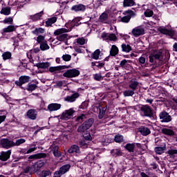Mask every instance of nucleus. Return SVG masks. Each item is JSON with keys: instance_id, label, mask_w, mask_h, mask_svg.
<instances>
[{"instance_id": "obj_1", "label": "nucleus", "mask_w": 177, "mask_h": 177, "mask_svg": "<svg viewBox=\"0 0 177 177\" xmlns=\"http://www.w3.org/2000/svg\"><path fill=\"white\" fill-rule=\"evenodd\" d=\"M93 122H95V119L93 118H90L77 127V131L78 133H84V132H86V134L83 135V138L85 140H92V136H91V133H88V129L93 125Z\"/></svg>"}, {"instance_id": "obj_2", "label": "nucleus", "mask_w": 177, "mask_h": 177, "mask_svg": "<svg viewBox=\"0 0 177 177\" xmlns=\"http://www.w3.org/2000/svg\"><path fill=\"white\" fill-rule=\"evenodd\" d=\"M138 109H140L141 111L140 114L142 117H148V118H151V120L156 118V112H154V109L149 105L140 104Z\"/></svg>"}, {"instance_id": "obj_3", "label": "nucleus", "mask_w": 177, "mask_h": 177, "mask_svg": "<svg viewBox=\"0 0 177 177\" xmlns=\"http://www.w3.org/2000/svg\"><path fill=\"white\" fill-rule=\"evenodd\" d=\"M158 31L163 35H168L171 39L177 41V31L172 29H167L162 26L158 28Z\"/></svg>"}, {"instance_id": "obj_4", "label": "nucleus", "mask_w": 177, "mask_h": 177, "mask_svg": "<svg viewBox=\"0 0 177 177\" xmlns=\"http://www.w3.org/2000/svg\"><path fill=\"white\" fill-rule=\"evenodd\" d=\"M30 79L31 77L30 76L21 75L19 77V80L15 81V84L17 86L21 88V89L26 91V88H24L23 85H24V84H27V82H30Z\"/></svg>"}, {"instance_id": "obj_5", "label": "nucleus", "mask_w": 177, "mask_h": 177, "mask_svg": "<svg viewBox=\"0 0 177 177\" xmlns=\"http://www.w3.org/2000/svg\"><path fill=\"white\" fill-rule=\"evenodd\" d=\"M81 73L77 68L68 69L63 73V77L65 78H75L78 77Z\"/></svg>"}, {"instance_id": "obj_6", "label": "nucleus", "mask_w": 177, "mask_h": 177, "mask_svg": "<svg viewBox=\"0 0 177 177\" xmlns=\"http://www.w3.org/2000/svg\"><path fill=\"white\" fill-rule=\"evenodd\" d=\"M0 145L3 149H12V147H15V142L9 140V138H1Z\"/></svg>"}, {"instance_id": "obj_7", "label": "nucleus", "mask_w": 177, "mask_h": 177, "mask_svg": "<svg viewBox=\"0 0 177 177\" xmlns=\"http://www.w3.org/2000/svg\"><path fill=\"white\" fill-rule=\"evenodd\" d=\"M159 118L161 120L160 122H171L172 121V116L165 111L160 113Z\"/></svg>"}, {"instance_id": "obj_8", "label": "nucleus", "mask_w": 177, "mask_h": 177, "mask_svg": "<svg viewBox=\"0 0 177 177\" xmlns=\"http://www.w3.org/2000/svg\"><path fill=\"white\" fill-rule=\"evenodd\" d=\"M67 68H70V66L62 65L51 66L49 68L48 71H50V73H55V74H59V73H63V71L62 70H66Z\"/></svg>"}, {"instance_id": "obj_9", "label": "nucleus", "mask_w": 177, "mask_h": 177, "mask_svg": "<svg viewBox=\"0 0 177 177\" xmlns=\"http://www.w3.org/2000/svg\"><path fill=\"white\" fill-rule=\"evenodd\" d=\"M71 10H72V12H75V13H78L80 12L84 13V12L86 10V6L82 3L75 4L71 7Z\"/></svg>"}, {"instance_id": "obj_10", "label": "nucleus", "mask_w": 177, "mask_h": 177, "mask_svg": "<svg viewBox=\"0 0 177 177\" xmlns=\"http://www.w3.org/2000/svg\"><path fill=\"white\" fill-rule=\"evenodd\" d=\"M46 163V160H39L37 162H36L32 165L34 172H38V171H39V169H41L42 167L45 166Z\"/></svg>"}, {"instance_id": "obj_11", "label": "nucleus", "mask_w": 177, "mask_h": 177, "mask_svg": "<svg viewBox=\"0 0 177 177\" xmlns=\"http://www.w3.org/2000/svg\"><path fill=\"white\" fill-rule=\"evenodd\" d=\"M38 115V111L35 109H29L26 112V117L29 118V120H37V117Z\"/></svg>"}, {"instance_id": "obj_12", "label": "nucleus", "mask_w": 177, "mask_h": 177, "mask_svg": "<svg viewBox=\"0 0 177 177\" xmlns=\"http://www.w3.org/2000/svg\"><path fill=\"white\" fill-rule=\"evenodd\" d=\"M12 154V150L10 149L7 151H1L0 154V160L1 161H8L10 158Z\"/></svg>"}, {"instance_id": "obj_13", "label": "nucleus", "mask_w": 177, "mask_h": 177, "mask_svg": "<svg viewBox=\"0 0 177 177\" xmlns=\"http://www.w3.org/2000/svg\"><path fill=\"white\" fill-rule=\"evenodd\" d=\"M106 110H107V106H103L102 105H98V106H97V111H99L98 118L100 120H102V118L104 117Z\"/></svg>"}, {"instance_id": "obj_14", "label": "nucleus", "mask_w": 177, "mask_h": 177, "mask_svg": "<svg viewBox=\"0 0 177 177\" xmlns=\"http://www.w3.org/2000/svg\"><path fill=\"white\" fill-rule=\"evenodd\" d=\"M138 132H140L142 136H147L151 133L150 129L145 126H140L138 128Z\"/></svg>"}, {"instance_id": "obj_15", "label": "nucleus", "mask_w": 177, "mask_h": 177, "mask_svg": "<svg viewBox=\"0 0 177 177\" xmlns=\"http://www.w3.org/2000/svg\"><path fill=\"white\" fill-rule=\"evenodd\" d=\"M47 109L50 113H52V111H57V110H60V109H62V104L57 103H51L48 105Z\"/></svg>"}, {"instance_id": "obj_16", "label": "nucleus", "mask_w": 177, "mask_h": 177, "mask_svg": "<svg viewBox=\"0 0 177 177\" xmlns=\"http://www.w3.org/2000/svg\"><path fill=\"white\" fill-rule=\"evenodd\" d=\"M132 34L134 37H140V35H145V28H134L132 30Z\"/></svg>"}, {"instance_id": "obj_17", "label": "nucleus", "mask_w": 177, "mask_h": 177, "mask_svg": "<svg viewBox=\"0 0 177 177\" xmlns=\"http://www.w3.org/2000/svg\"><path fill=\"white\" fill-rule=\"evenodd\" d=\"M56 39L59 42H64L65 45H68V34L63 33L59 36H57Z\"/></svg>"}, {"instance_id": "obj_18", "label": "nucleus", "mask_w": 177, "mask_h": 177, "mask_svg": "<svg viewBox=\"0 0 177 177\" xmlns=\"http://www.w3.org/2000/svg\"><path fill=\"white\" fill-rule=\"evenodd\" d=\"M161 133H162L163 135H166V136L170 137L175 136L176 135L175 131H174V130L168 128H162L161 129Z\"/></svg>"}, {"instance_id": "obj_19", "label": "nucleus", "mask_w": 177, "mask_h": 177, "mask_svg": "<svg viewBox=\"0 0 177 177\" xmlns=\"http://www.w3.org/2000/svg\"><path fill=\"white\" fill-rule=\"evenodd\" d=\"M52 152L56 158H60L62 157V151H59V146L58 145H54L52 148Z\"/></svg>"}, {"instance_id": "obj_20", "label": "nucleus", "mask_w": 177, "mask_h": 177, "mask_svg": "<svg viewBox=\"0 0 177 177\" xmlns=\"http://www.w3.org/2000/svg\"><path fill=\"white\" fill-rule=\"evenodd\" d=\"M33 82H35V84L31 82L28 84V87L26 88V91H28V92H32V91H35V89L38 88V86L37 85L38 84V80H35Z\"/></svg>"}, {"instance_id": "obj_21", "label": "nucleus", "mask_w": 177, "mask_h": 177, "mask_svg": "<svg viewBox=\"0 0 177 177\" xmlns=\"http://www.w3.org/2000/svg\"><path fill=\"white\" fill-rule=\"evenodd\" d=\"M147 56L145 55V56H141L139 59H138V62H139V64H140L141 66L142 64H145L144 66L145 67H150V64H149L147 62Z\"/></svg>"}, {"instance_id": "obj_22", "label": "nucleus", "mask_w": 177, "mask_h": 177, "mask_svg": "<svg viewBox=\"0 0 177 177\" xmlns=\"http://www.w3.org/2000/svg\"><path fill=\"white\" fill-rule=\"evenodd\" d=\"M123 15L124 16H127V17H129L131 20V19H133L134 17H136V16H138V14H136V12H135L133 10H127L123 12Z\"/></svg>"}, {"instance_id": "obj_23", "label": "nucleus", "mask_w": 177, "mask_h": 177, "mask_svg": "<svg viewBox=\"0 0 177 177\" xmlns=\"http://www.w3.org/2000/svg\"><path fill=\"white\" fill-rule=\"evenodd\" d=\"M71 168V165L70 164L64 165L62 167L59 168V170L58 171L61 174V175H64V174L70 171Z\"/></svg>"}, {"instance_id": "obj_24", "label": "nucleus", "mask_w": 177, "mask_h": 177, "mask_svg": "<svg viewBox=\"0 0 177 177\" xmlns=\"http://www.w3.org/2000/svg\"><path fill=\"white\" fill-rule=\"evenodd\" d=\"M80 97V93H75L72 94L71 96H67L65 97L66 102H69L70 103H73L75 100V99H78Z\"/></svg>"}, {"instance_id": "obj_25", "label": "nucleus", "mask_w": 177, "mask_h": 177, "mask_svg": "<svg viewBox=\"0 0 177 177\" xmlns=\"http://www.w3.org/2000/svg\"><path fill=\"white\" fill-rule=\"evenodd\" d=\"M136 6L135 0H123V8H131Z\"/></svg>"}, {"instance_id": "obj_26", "label": "nucleus", "mask_w": 177, "mask_h": 177, "mask_svg": "<svg viewBox=\"0 0 177 177\" xmlns=\"http://www.w3.org/2000/svg\"><path fill=\"white\" fill-rule=\"evenodd\" d=\"M111 154L113 157H121L122 156V151L121 149H113L111 150Z\"/></svg>"}, {"instance_id": "obj_27", "label": "nucleus", "mask_w": 177, "mask_h": 177, "mask_svg": "<svg viewBox=\"0 0 177 177\" xmlns=\"http://www.w3.org/2000/svg\"><path fill=\"white\" fill-rule=\"evenodd\" d=\"M43 15H44V11H41L38 13H36L34 15H30V19L32 20V21H38V20L41 19V17H42Z\"/></svg>"}, {"instance_id": "obj_28", "label": "nucleus", "mask_w": 177, "mask_h": 177, "mask_svg": "<svg viewBox=\"0 0 177 177\" xmlns=\"http://www.w3.org/2000/svg\"><path fill=\"white\" fill-rule=\"evenodd\" d=\"M135 147H136L135 143H127L124 146L125 150L129 151V153H133V151H135Z\"/></svg>"}, {"instance_id": "obj_29", "label": "nucleus", "mask_w": 177, "mask_h": 177, "mask_svg": "<svg viewBox=\"0 0 177 177\" xmlns=\"http://www.w3.org/2000/svg\"><path fill=\"white\" fill-rule=\"evenodd\" d=\"M64 32H68V29H66V28H59L55 30L54 35L59 37L62 34H64Z\"/></svg>"}, {"instance_id": "obj_30", "label": "nucleus", "mask_w": 177, "mask_h": 177, "mask_svg": "<svg viewBox=\"0 0 177 177\" xmlns=\"http://www.w3.org/2000/svg\"><path fill=\"white\" fill-rule=\"evenodd\" d=\"M80 152V147L77 145H73L68 149V153L69 154H73V153H79Z\"/></svg>"}, {"instance_id": "obj_31", "label": "nucleus", "mask_w": 177, "mask_h": 177, "mask_svg": "<svg viewBox=\"0 0 177 177\" xmlns=\"http://www.w3.org/2000/svg\"><path fill=\"white\" fill-rule=\"evenodd\" d=\"M120 67L124 68V70H129L131 68V64H128V61L127 59H123L120 63Z\"/></svg>"}, {"instance_id": "obj_32", "label": "nucleus", "mask_w": 177, "mask_h": 177, "mask_svg": "<svg viewBox=\"0 0 177 177\" xmlns=\"http://www.w3.org/2000/svg\"><path fill=\"white\" fill-rule=\"evenodd\" d=\"M57 21V17H53L51 18L48 19L46 21V27H51L52 24H55Z\"/></svg>"}, {"instance_id": "obj_33", "label": "nucleus", "mask_w": 177, "mask_h": 177, "mask_svg": "<svg viewBox=\"0 0 177 177\" xmlns=\"http://www.w3.org/2000/svg\"><path fill=\"white\" fill-rule=\"evenodd\" d=\"M13 31H16V28L13 25H10L7 28L3 29L1 34L3 35V34L6 32H13Z\"/></svg>"}, {"instance_id": "obj_34", "label": "nucleus", "mask_w": 177, "mask_h": 177, "mask_svg": "<svg viewBox=\"0 0 177 177\" xmlns=\"http://www.w3.org/2000/svg\"><path fill=\"white\" fill-rule=\"evenodd\" d=\"M49 66H50V64H49V62H39L35 65L37 68L43 69L49 68Z\"/></svg>"}, {"instance_id": "obj_35", "label": "nucleus", "mask_w": 177, "mask_h": 177, "mask_svg": "<svg viewBox=\"0 0 177 177\" xmlns=\"http://www.w3.org/2000/svg\"><path fill=\"white\" fill-rule=\"evenodd\" d=\"M118 47L115 45H113L110 50V56H117V55H118Z\"/></svg>"}, {"instance_id": "obj_36", "label": "nucleus", "mask_w": 177, "mask_h": 177, "mask_svg": "<svg viewBox=\"0 0 177 177\" xmlns=\"http://www.w3.org/2000/svg\"><path fill=\"white\" fill-rule=\"evenodd\" d=\"M50 48V47L49 46V45H48V41H46V40L44 41L41 44H40L39 49L42 51L48 50V49Z\"/></svg>"}, {"instance_id": "obj_37", "label": "nucleus", "mask_w": 177, "mask_h": 177, "mask_svg": "<svg viewBox=\"0 0 177 177\" xmlns=\"http://www.w3.org/2000/svg\"><path fill=\"white\" fill-rule=\"evenodd\" d=\"M138 86H139V82L138 81H133L129 84V88L133 91H136V89H138Z\"/></svg>"}, {"instance_id": "obj_38", "label": "nucleus", "mask_w": 177, "mask_h": 177, "mask_svg": "<svg viewBox=\"0 0 177 177\" xmlns=\"http://www.w3.org/2000/svg\"><path fill=\"white\" fill-rule=\"evenodd\" d=\"M34 35H39V34H45V28H36L32 31Z\"/></svg>"}, {"instance_id": "obj_39", "label": "nucleus", "mask_w": 177, "mask_h": 177, "mask_svg": "<svg viewBox=\"0 0 177 177\" xmlns=\"http://www.w3.org/2000/svg\"><path fill=\"white\" fill-rule=\"evenodd\" d=\"M86 120V115L84 113L81 114L80 115L77 116L75 119L76 122H78L79 124H82L84 121Z\"/></svg>"}, {"instance_id": "obj_40", "label": "nucleus", "mask_w": 177, "mask_h": 177, "mask_svg": "<svg viewBox=\"0 0 177 177\" xmlns=\"http://www.w3.org/2000/svg\"><path fill=\"white\" fill-rule=\"evenodd\" d=\"M109 19V14L107 12H104L100 17L99 20L101 23H104Z\"/></svg>"}, {"instance_id": "obj_41", "label": "nucleus", "mask_w": 177, "mask_h": 177, "mask_svg": "<svg viewBox=\"0 0 177 177\" xmlns=\"http://www.w3.org/2000/svg\"><path fill=\"white\" fill-rule=\"evenodd\" d=\"M0 13L1 15H4V16H9V15H10V7L3 8Z\"/></svg>"}, {"instance_id": "obj_42", "label": "nucleus", "mask_w": 177, "mask_h": 177, "mask_svg": "<svg viewBox=\"0 0 177 177\" xmlns=\"http://www.w3.org/2000/svg\"><path fill=\"white\" fill-rule=\"evenodd\" d=\"M122 52H126L127 53H129V52H131L132 50V47L129 44H122Z\"/></svg>"}, {"instance_id": "obj_43", "label": "nucleus", "mask_w": 177, "mask_h": 177, "mask_svg": "<svg viewBox=\"0 0 177 177\" xmlns=\"http://www.w3.org/2000/svg\"><path fill=\"white\" fill-rule=\"evenodd\" d=\"M114 140L115 143H122V142H124V136L117 134L115 136Z\"/></svg>"}, {"instance_id": "obj_44", "label": "nucleus", "mask_w": 177, "mask_h": 177, "mask_svg": "<svg viewBox=\"0 0 177 177\" xmlns=\"http://www.w3.org/2000/svg\"><path fill=\"white\" fill-rule=\"evenodd\" d=\"M165 149H166L165 147H156L154 149L155 153H156V154L161 155L162 154V153H164V151H165Z\"/></svg>"}, {"instance_id": "obj_45", "label": "nucleus", "mask_w": 177, "mask_h": 177, "mask_svg": "<svg viewBox=\"0 0 177 177\" xmlns=\"http://www.w3.org/2000/svg\"><path fill=\"white\" fill-rule=\"evenodd\" d=\"M3 60H9V59H12V53L7 51L4 52L2 54Z\"/></svg>"}, {"instance_id": "obj_46", "label": "nucleus", "mask_w": 177, "mask_h": 177, "mask_svg": "<svg viewBox=\"0 0 177 177\" xmlns=\"http://www.w3.org/2000/svg\"><path fill=\"white\" fill-rule=\"evenodd\" d=\"M99 56H100V49L95 50L91 55V57L92 59H94V60H97Z\"/></svg>"}, {"instance_id": "obj_47", "label": "nucleus", "mask_w": 177, "mask_h": 177, "mask_svg": "<svg viewBox=\"0 0 177 177\" xmlns=\"http://www.w3.org/2000/svg\"><path fill=\"white\" fill-rule=\"evenodd\" d=\"M52 175V171L50 170H43L40 173V177H47Z\"/></svg>"}, {"instance_id": "obj_48", "label": "nucleus", "mask_w": 177, "mask_h": 177, "mask_svg": "<svg viewBox=\"0 0 177 177\" xmlns=\"http://www.w3.org/2000/svg\"><path fill=\"white\" fill-rule=\"evenodd\" d=\"M123 95L125 97L133 96L135 95V91H133V90H126L123 92Z\"/></svg>"}, {"instance_id": "obj_49", "label": "nucleus", "mask_w": 177, "mask_h": 177, "mask_svg": "<svg viewBox=\"0 0 177 177\" xmlns=\"http://www.w3.org/2000/svg\"><path fill=\"white\" fill-rule=\"evenodd\" d=\"M1 23H3V24H13V17H6L3 21H1Z\"/></svg>"}, {"instance_id": "obj_50", "label": "nucleus", "mask_w": 177, "mask_h": 177, "mask_svg": "<svg viewBox=\"0 0 177 177\" xmlns=\"http://www.w3.org/2000/svg\"><path fill=\"white\" fill-rule=\"evenodd\" d=\"M149 63H152L151 66H155L157 67V61H156V58L153 56V53L150 54L149 55Z\"/></svg>"}, {"instance_id": "obj_51", "label": "nucleus", "mask_w": 177, "mask_h": 177, "mask_svg": "<svg viewBox=\"0 0 177 177\" xmlns=\"http://www.w3.org/2000/svg\"><path fill=\"white\" fill-rule=\"evenodd\" d=\"M71 116L68 115V113L65 111L62 113L60 119L63 120L64 121H67V120H70Z\"/></svg>"}, {"instance_id": "obj_52", "label": "nucleus", "mask_w": 177, "mask_h": 177, "mask_svg": "<svg viewBox=\"0 0 177 177\" xmlns=\"http://www.w3.org/2000/svg\"><path fill=\"white\" fill-rule=\"evenodd\" d=\"M144 15L145 17H152L153 15H154V12L150 9H147L146 11H145Z\"/></svg>"}, {"instance_id": "obj_53", "label": "nucleus", "mask_w": 177, "mask_h": 177, "mask_svg": "<svg viewBox=\"0 0 177 177\" xmlns=\"http://www.w3.org/2000/svg\"><path fill=\"white\" fill-rule=\"evenodd\" d=\"M24 172L25 174H28L30 172V174L31 175V174H32V172H34V167H33V166H32V167H30V166L26 167L24 169Z\"/></svg>"}, {"instance_id": "obj_54", "label": "nucleus", "mask_w": 177, "mask_h": 177, "mask_svg": "<svg viewBox=\"0 0 177 177\" xmlns=\"http://www.w3.org/2000/svg\"><path fill=\"white\" fill-rule=\"evenodd\" d=\"M46 157H48V154L45 153H36V160H39L41 158H46Z\"/></svg>"}, {"instance_id": "obj_55", "label": "nucleus", "mask_w": 177, "mask_h": 177, "mask_svg": "<svg viewBox=\"0 0 177 177\" xmlns=\"http://www.w3.org/2000/svg\"><path fill=\"white\" fill-rule=\"evenodd\" d=\"M88 105L89 102L88 101H84L82 103L81 105H80L79 109H81L82 110H86V109H88Z\"/></svg>"}, {"instance_id": "obj_56", "label": "nucleus", "mask_w": 177, "mask_h": 177, "mask_svg": "<svg viewBox=\"0 0 177 177\" xmlns=\"http://www.w3.org/2000/svg\"><path fill=\"white\" fill-rule=\"evenodd\" d=\"M23 143H26V140L24 138H20L16 140V142H14L15 146H20V145H23Z\"/></svg>"}, {"instance_id": "obj_57", "label": "nucleus", "mask_w": 177, "mask_h": 177, "mask_svg": "<svg viewBox=\"0 0 177 177\" xmlns=\"http://www.w3.org/2000/svg\"><path fill=\"white\" fill-rule=\"evenodd\" d=\"M78 19H74L70 24L71 27L74 28V27H78L80 26V24H78Z\"/></svg>"}, {"instance_id": "obj_58", "label": "nucleus", "mask_w": 177, "mask_h": 177, "mask_svg": "<svg viewBox=\"0 0 177 177\" xmlns=\"http://www.w3.org/2000/svg\"><path fill=\"white\" fill-rule=\"evenodd\" d=\"M106 39H109V41H117V36L114 33H111Z\"/></svg>"}, {"instance_id": "obj_59", "label": "nucleus", "mask_w": 177, "mask_h": 177, "mask_svg": "<svg viewBox=\"0 0 177 177\" xmlns=\"http://www.w3.org/2000/svg\"><path fill=\"white\" fill-rule=\"evenodd\" d=\"M37 44H42V42H44V41H46L45 40V36H43V35H39L37 37Z\"/></svg>"}, {"instance_id": "obj_60", "label": "nucleus", "mask_w": 177, "mask_h": 177, "mask_svg": "<svg viewBox=\"0 0 177 177\" xmlns=\"http://www.w3.org/2000/svg\"><path fill=\"white\" fill-rule=\"evenodd\" d=\"M62 60H64V62H70V60H71V56L68 54H65L62 55Z\"/></svg>"}, {"instance_id": "obj_61", "label": "nucleus", "mask_w": 177, "mask_h": 177, "mask_svg": "<svg viewBox=\"0 0 177 177\" xmlns=\"http://www.w3.org/2000/svg\"><path fill=\"white\" fill-rule=\"evenodd\" d=\"M68 3V1H67V2L64 1L61 3H59L60 10H62V12H63L64 10V9H66Z\"/></svg>"}, {"instance_id": "obj_62", "label": "nucleus", "mask_w": 177, "mask_h": 177, "mask_svg": "<svg viewBox=\"0 0 177 177\" xmlns=\"http://www.w3.org/2000/svg\"><path fill=\"white\" fill-rule=\"evenodd\" d=\"M167 154H169V156H171V157H172L173 156H175V154H177V149L168 150Z\"/></svg>"}, {"instance_id": "obj_63", "label": "nucleus", "mask_w": 177, "mask_h": 177, "mask_svg": "<svg viewBox=\"0 0 177 177\" xmlns=\"http://www.w3.org/2000/svg\"><path fill=\"white\" fill-rule=\"evenodd\" d=\"M120 21H122V23L127 24L129 23V21H131V19L127 15H125L124 17L121 18Z\"/></svg>"}, {"instance_id": "obj_64", "label": "nucleus", "mask_w": 177, "mask_h": 177, "mask_svg": "<svg viewBox=\"0 0 177 177\" xmlns=\"http://www.w3.org/2000/svg\"><path fill=\"white\" fill-rule=\"evenodd\" d=\"M76 41L78 45H85V39L84 38H77Z\"/></svg>"}]
</instances>
